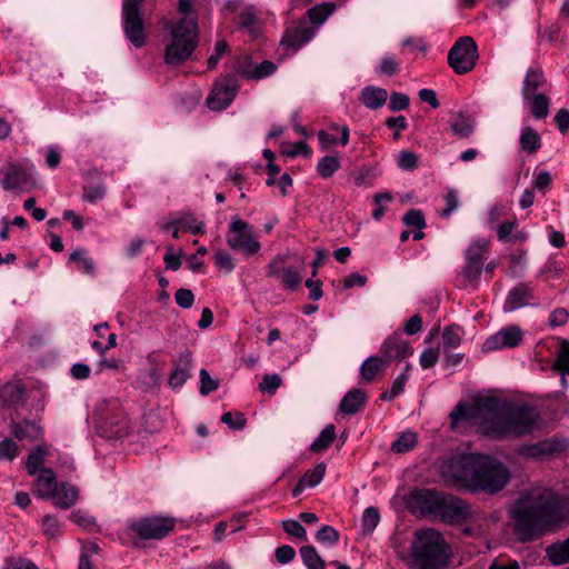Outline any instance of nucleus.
I'll return each instance as SVG.
<instances>
[{"instance_id": "nucleus-1", "label": "nucleus", "mask_w": 569, "mask_h": 569, "mask_svg": "<svg viewBox=\"0 0 569 569\" xmlns=\"http://www.w3.org/2000/svg\"><path fill=\"white\" fill-rule=\"evenodd\" d=\"M509 518L517 541H536L569 521V496L543 486L525 489L510 507Z\"/></svg>"}, {"instance_id": "nucleus-2", "label": "nucleus", "mask_w": 569, "mask_h": 569, "mask_svg": "<svg viewBox=\"0 0 569 569\" xmlns=\"http://www.w3.org/2000/svg\"><path fill=\"white\" fill-rule=\"evenodd\" d=\"M482 415L488 419V435L496 437H521L538 429L541 423L539 411L528 405L485 399Z\"/></svg>"}, {"instance_id": "nucleus-3", "label": "nucleus", "mask_w": 569, "mask_h": 569, "mask_svg": "<svg viewBox=\"0 0 569 569\" xmlns=\"http://www.w3.org/2000/svg\"><path fill=\"white\" fill-rule=\"evenodd\" d=\"M410 551L416 569H447L449 565L450 546L436 529L416 531Z\"/></svg>"}, {"instance_id": "nucleus-4", "label": "nucleus", "mask_w": 569, "mask_h": 569, "mask_svg": "<svg viewBox=\"0 0 569 569\" xmlns=\"http://www.w3.org/2000/svg\"><path fill=\"white\" fill-rule=\"evenodd\" d=\"M163 28L169 32L163 53L164 62L170 67H179L192 56L198 46L197 21L184 16L177 21L166 22Z\"/></svg>"}, {"instance_id": "nucleus-5", "label": "nucleus", "mask_w": 569, "mask_h": 569, "mask_svg": "<svg viewBox=\"0 0 569 569\" xmlns=\"http://www.w3.org/2000/svg\"><path fill=\"white\" fill-rule=\"evenodd\" d=\"M475 479L471 482V491L497 493L502 490L510 480L508 468L500 461L488 456H479Z\"/></svg>"}, {"instance_id": "nucleus-6", "label": "nucleus", "mask_w": 569, "mask_h": 569, "mask_svg": "<svg viewBox=\"0 0 569 569\" xmlns=\"http://www.w3.org/2000/svg\"><path fill=\"white\" fill-rule=\"evenodd\" d=\"M480 455H456L442 460L439 469L443 480L450 486L470 490Z\"/></svg>"}, {"instance_id": "nucleus-7", "label": "nucleus", "mask_w": 569, "mask_h": 569, "mask_svg": "<svg viewBox=\"0 0 569 569\" xmlns=\"http://www.w3.org/2000/svg\"><path fill=\"white\" fill-rule=\"evenodd\" d=\"M144 0H123L122 24L126 38L136 47L146 44L144 22L141 6Z\"/></svg>"}, {"instance_id": "nucleus-8", "label": "nucleus", "mask_w": 569, "mask_h": 569, "mask_svg": "<svg viewBox=\"0 0 569 569\" xmlns=\"http://www.w3.org/2000/svg\"><path fill=\"white\" fill-rule=\"evenodd\" d=\"M478 49L471 37L459 38L448 53V63L457 74L471 71L478 60Z\"/></svg>"}, {"instance_id": "nucleus-9", "label": "nucleus", "mask_w": 569, "mask_h": 569, "mask_svg": "<svg viewBox=\"0 0 569 569\" xmlns=\"http://www.w3.org/2000/svg\"><path fill=\"white\" fill-rule=\"evenodd\" d=\"M107 403L99 407L97 411V431L106 439H121L131 430L129 419L120 411H109L104 408Z\"/></svg>"}, {"instance_id": "nucleus-10", "label": "nucleus", "mask_w": 569, "mask_h": 569, "mask_svg": "<svg viewBox=\"0 0 569 569\" xmlns=\"http://www.w3.org/2000/svg\"><path fill=\"white\" fill-rule=\"evenodd\" d=\"M227 243L233 250L252 256L260 250V243L254 239L250 226L238 217H232L227 236Z\"/></svg>"}, {"instance_id": "nucleus-11", "label": "nucleus", "mask_w": 569, "mask_h": 569, "mask_svg": "<svg viewBox=\"0 0 569 569\" xmlns=\"http://www.w3.org/2000/svg\"><path fill=\"white\" fill-rule=\"evenodd\" d=\"M173 528L174 520L164 517H146L131 525V530L136 532L141 540H160L168 536Z\"/></svg>"}, {"instance_id": "nucleus-12", "label": "nucleus", "mask_w": 569, "mask_h": 569, "mask_svg": "<svg viewBox=\"0 0 569 569\" xmlns=\"http://www.w3.org/2000/svg\"><path fill=\"white\" fill-rule=\"evenodd\" d=\"M237 79L233 76L219 78L207 98V106L210 110L221 111L234 99L238 92Z\"/></svg>"}, {"instance_id": "nucleus-13", "label": "nucleus", "mask_w": 569, "mask_h": 569, "mask_svg": "<svg viewBox=\"0 0 569 569\" xmlns=\"http://www.w3.org/2000/svg\"><path fill=\"white\" fill-rule=\"evenodd\" d=\"M473 516L470 506L462 499L445 493L438 516L441 521L448 525H459L469 521Z\"/></svg>"}, {"instance_id": "nucleus-14", "label": "nucleus", "mask_w": 569, "mask_h": 569, "mask_svg": "<svg viewBox=\"0 0 569 569\" xmlns=\"http://www.w3.org/2000/svg\"><path fill=\"white\" fill-rule=\"evenodd\" d=\"M445 493L435 489L416 490L410 496L409 506L415 513L437 517Z\"/></svg>"}, {"instance_id": "nucleus-15", "label": "nucleus", "mask_w": 569, "mask_h": 569, "mask_svg": "<svg viewBox=\"0 0 569 569\" xmlns=\"http://www.w3.org/2000/svg\"><path fill=\"white\" fill-rule=\"evenodd\" d=\"M488 252V242L477 240L466 251V264L462 269L463 277L469 281H477L482 272L483 262Z\"/></svg>"}, {"instance_id": "nucleus-16", "label": "nucleus", "mask_w": 569, "mask_h": 569, "mask_svg": "<svg viewBox=\"0 0 569 569\" xmlns=\"http://www.w3.org/2000/svg\"><path fill=\"white\" fill-rule=\"evenodd\" d=\"M522 341V331L519 326L512 325L502 328L495 335L490 336L482 345L485 352L502 349L515 348Z\"/></svg>"}, {"instance_id": "nucleus-17", "label": "nucleus", "mask_w": 569, "mask_h": 569, "mask_svg": "<svg viewBox=\"0 0 569 569\" xmlns=\"http://www.w3.org/2000/svg\"><path fill=\"white\" fill-rule=\"evenodd\" d=\"M1 184L6 190L30 189L31 176L24 168L14 162H9L1 172Z\"/></svg>"}, {"instance_id": "nucleus-18", "label": "nucleus", "mask_w": 569, "mask_h": 569, "mask_svg": "<svg viewBox=\"0 0 569 569\" xmlns=\"http://www.w3.org/2000/svg\"><path fill=\"white\" fill-rule=\"evenodd\" d=\"M313 37V30L307 22H300L288 27L281 40V44L292 51L298 50Z\"/></svg>"}, {"instance_id": "nucleus-19", "label": "nucleus", "mask_w": 569, "mask_h": 569, "mask_svg": "<svg viewBox=\"0 0 569 569\" xmlns=\"http://www.w3.org/2000/svg\"><path fill=\"white\" fill-rule=\"evenodd\" d=\"M381 353L387 360H402L412 353L409 343L399 335L388 337L380 348Z\"/></svg>"}, {"instance_id": "nucleus-20", "label": "nucleus", "mask_w": 569, "mask_h": 569, "mask_svg": "<svg viewBox=\"0 0 569 569\" xmlns=\"http://www.w3.org/2000/svg\"><path fill=\"white\" fill-rule=\"evenodd\" d=\"M563 449L561 443L557 440L546 439L531 445H525L520 448V453L527 458H546L555 452Z\"/></svg>"}, {"instance_id": "nucleus-21", "label": "nucleus", "mask_w": 569, "mask_h": 569, "mask_svg": "<svg viewBox=\"0 0 569 569\" xmlns=\"http://www.w3.org/2000/svg\"><path fill=\"white\" fill-rule=\"evenodd\" d=\"M485 408V400L476 407H466L463 403H459L450 412V420L452 425L458 423L462 420L476 419L479 420L488 433V419L482 415Z\"/></svg>"}, {"instance_id": "nucleus-22", "label": "nucleus", "mask_w": 569, "mask_h": 569, "mask_svg": "<svg viewBox=\"0 0 569 569\" xmlns=\"http://www.w3.org/2000/svg\"><path fill=\"white\" fill-rule=\"evenodd\" d=\"M533 295L531 288L526 283H519L512 288L505 301L503 310L507 312L528 306Z\"/></svg>"}, {"instance_id": "nucleus-23", "label": "nucleus", "mask_w": 569, "mask_h": 569, "mask_svg": "<svg viewBox=\"0 0 569 569\" xmlns=\"http://www.w3.org/2000/svg\"><path fill=\"white\" fill-rule=\"evenodd\" d=\"M243 62L239 61L237 72L248 79H262L272 74L276 70V64L269 60H264L254 67L251 66L248 58H244Z\"/></svg>"}, {"instance_id": "nucleus-24", "label": "nucleus", "mask_w": 569, "mask_h": 569, "mask_svg": "<svg viewBox=\"0 0 569 569\" xmlns=\"http://www.w3.org/2000/svg\"><path fill=\"white\" fill-rule=\"evenodd\" d=\"M367 395L363 390L355 388L348 391L339 405V410L346 415H355L366 403Z\"/></svg>"}, {"instance_id": "nucleus-25", "label": "nucleus", "mask_w": 569, "mask_h": 569, "mask_svg": "<svg viewBox=\"0 0 569 569\" xmlns=\"http://www.w3.org/2000/svg\"><path fill=\"white\" fill-rule=\"evenodd\" d=\"M449 124L455 136L466 139L473 132L475 119L468 113L457 112L451 116Z\"/></svg>"}, {"instance_id": "nucleus-26", "label": "nucleus", "mask_w": 569, "mask_h": 569, "mask_svg": "<svg viewBox=\"0 0 569 569\" xmlns=\"http://www.w3.org/2000/svg\"><path fill=\"white\" fill-rule=\"evenodd\" d=\"M326 473V465L318 463L313 469L308 470L298 481L292 490L293 497H298L307 487H316L320 483Z\"/></svg>"}, {"instance_id": "nucleus-27", "label": "nucleus", "mask_w": 569, "mask_h": 569, "mask_svg": "<svg viewBox=\"0 0 569 569\" xmlns=\"http://www.w3.org/2000/svg\"><path fill=\"white\" fill-rule=\"evenodd\" d=\"M26 388L19 382H8L0 388V402L3 406H13L23 402Z\"/></svg>"}, {"instance_id": "nucleus-28", "label": "nucleus", "mask_w": 569, "mask_h": 569, "mask_svg": "<svg viewBox=\"0 0 569 569\" xmlns=\"http://www.w3.org/2000/svg\"><path fill=\"white\" fill-rule=\"evenodd\" d=\"M51 498L57 507L69 509L78 500V490L74 486L63 482L57 487Z\"/></svg>"}, {"instance_id": "nucleus-29", "label": "nucleus", "mask_w": 569, "mask_h": 569, "mask_svg": "<svg viewBox=\"0 0 569 569\" xmlns=\"http://www.w3.org/2000/svg\"><path fill=\"white\" fill-rule=\"evenodd\" d=\"M11 433L19 440L36 441L41 438L42 430L36 423L24 420L21 423H11Z\"/></svg>"}, {"instance_id": "nucleus-30", "label": "nucleus", "mask_w": 569, "mask_h": 569, "mask_svg": "<svg viewBox=\"0 0 569 569\" xmlns=\"http://www.w3.org/2000/svg\"><path fill=\"white\" fill-rule=\"evenodd\" d=\"M388 99V92L380 87H366L361 91L360 101L369 109L382 107Z\"/></svg>"}, {"instance_id": "nucleus-31", "label": "nucleus", "mask_w": 569, "mask_h": 569, "mask_svg": "<svg viewBox=\"0 0 569 569\" xmlns=\"http://www.w3.org/2000/svg\"><path fill=\"white\" fill-rule=\"evenodd\" d=\"M546 83V78L541 69H529L526 73L522 87L523 99H529Z\"/></svg>"}, {"instance_id": "nucleus-32", "label": "nucleus", "mask_w": 569, "mask_h": 569, "mask_svg": "<svg viewBox=\"0 0 569 569\" xmlns=\"http://www.w3.org/2000/svg\"><path fill=\"white\" fill-rule=\"evenodd\" d=\"M58 482L53 471L49 468H42L37 479V492L42 498H51L57 490Z\"/></svg>"}, {"instance_id": "nucleus-33", "label": "nucleus", "mask_w": 569, "mask_h": 569, "mask_svg": "<svg viewBox=\"0 0 569 569\" xmlns=\"http://www.w3.org/2000/svg\"><path fill=\"white\" fill-rule=\"evenodd\" d=\"M548 560L556 566L569 563V537L563 541L555 542L546 549Z\"/></svg>"}, {"instance_id": "nucleus-34", "label": "nucleus", "mask_w": 569, "mask_h": 569, "mask_svg": "<svg viewBox=\"0 0 569 569\" xmlns=\"http://www.w3.org/2000/svg\"><path fill=\"white\" fill-rule=\"evenodd\" d=\"M519 142L521 149L530 154L536 153L541 148V138L531 127L523 128Z\"/></svg>"}, {"instance_id": "nucleus-35", "label": "nucleus", "mask_w": 569, "mask_h": 569, "mask_svg": "<svg viewBox=\"0 0 569 569\" xmlns=\"http://www.w3.org/2000/svg\"><path fill=\"white\" fill-rule=\"evenodd\" d=\"M530 103V112L536 119H545L549 113L550 99L548 96L535 94L526 99Z\"/></svg>"}, {"instance_id": "nucleus-36", "label": "nucleus", "mask_w": 569, "mask_h": 569, "mask_svg": "<svg viewBox=\"0 0 569 569\" xmlns=\"http://www.w3.org/2000/svg\"><path fill=\"white\" fill-rule=\"evenodd\" d=\"M47 452L48 448L44 445H39L30 451L27 458L26 468L31 476H34L39 470L41 471Z\"/></svg>"}, {"instance_id": "nucleus-37", "label": "nucleus", "mask_w": 569, "mask_h": 569, "mask_svg": "<svg viewBox=\"0 0 569 569\" xmlns=\"http://www.w3.org/2000/svg\"><path fill=\"white\" fill-rule=\"evenodd\" d=\"M386 367V359L379 357H370L361 366V376L365 380L372 381L376 376Z\"/></svg>"}, {"instance_id": "nucleus-38", "label": "nucleus", "mask_w": 569, "mask_h": 569, "mask_svg": "<svg viewBox=\"0 0 569 569\" xmlns=\"http://www.w3.org/2000/svg\"><path fill=\"white\" fill-rule=\"evenodd\" d=\"M336 439V427L328 425L318 436L317 439L311 443L310 449L313 452H322L329 448V446Z\"/></svg>"}, {"instance_id": "nucleus-39", "label": "nucleus", "mask_w": 569, "mask_h": 569, "mask_svg": "<svg viewBox=\"0 0 569 569\" xmlns=\"http://www.w3.org/2000/svg\"><path fill=\"white\" fill-rule=\"evenodd\" d=\"M417 443V435L412 431L402 432L391 445V451L395 453H405L410 451Z\"/></svg>"}, {"instance_id": "nucleus-40", "label": "nucleus", "mask_w": 569, "mask_h": 569, "mask_svg": "<svg viewBox=\"0 0 569 569\" xmlns=\"http://www.w3.org/2000/svg\"><path fill=\"white\" fill-rule=\"evenodd\" d=\"M300 556L308 569H326L325 561L312 546H305L300 549Z\"/></svg>"}, {"instance_id": "nucleus-41", "label": "nucleus", "mask_w": 569, "mask_h": 569, "mask_svg": "<svg viewBox=\"0 0 569 569\" xmlns=\"http://www.w3.org/2000/svg\"><path fill=\"white\" fill-rule=\"evenodd\" d=\"M70 261H73L78 264V268L87 273V274H93L94 273V263L93 260L88 256L87 251L84 249H76L70 254Z\"/></svg>"}, {"instance_id": "nucleus-42", "label": "nucleus", "mask_w": 569, "mask_h": 569, "mask_svg": "<svg viewBox=\"0 0 569 569\" xmlns=\"http://www.w3.org/2000/svg\"><path fill=\"white\" fill-rule=\"evenodd\" d=\"M340 168V161L337 157L325 156L317 164V172L321 178H330Z\"/></svg>"}, {"instance_id": "nucleus-43", "label": "nucleus", "mask_w": 569, "mask_h": 569, "mask_svg": "<svg viewBox=\"0 0 569 569\" xmlns=\"http://www.w3.org/2000/svg\"><path fill=\"white\" fill-rule=\"evenodd\" d=\"M94 173L98 176L99 181L94 184L83 186V200L88 202L101 200L106 194V187L100 180V173L97 170H94Z\"/></svg>"}, {"instance_id": "nucleus-44", "label": "nucleus", "mask_w": 569, "mask_h": 569, "mask_svg": "<svg viewBox=\"0 0 569 569\" xmlns=\"http://www.w3.org/2000/svg\"><path fill=\"white\" fill-rule=\"evenodd\" d=\"M178 222L192 234H200L203 232V222L198 221L191 212H178Z\"/></svg>"}, {"instance_id": "nucleus-45", "label": "nucleus", "mask_w": 569, "mask_h": 569, "mask_svg": "<svg viewBox=\"0 0 569 569\" xmlns=\"http://www.w3.org/2000/svg\"><path fill=\"white\" fill-rule=\"evenodd\" d=\"M402 222L406 226L415 227L420 230L425 229L427 224L422 211L418 209L408 210L402 217Z\"/></svg>"}, {"instance_id": "nucleus-46", "label": "nucleus", "mask_w": 569, "mask_h": 569, "mask_svg": "<svg viewBox=\"0 0 569 569\" xmlns=\"http://www.w3.org/2000/svg\"><path fill=\"white\" fill-rule=\"evenodd\" d=\"M281 281L284 288L295 290L301 282V276L295 268L287 267L282 270Z\"/></svg>"}, {"instance_id": "nucleus-47", "label": "nucleus", "mask_w": 569, "mask_h": 569, "mask_svg": "<svg viewBox=\"0 0 569 569\" xmlns=\"http://www.w3.org/2000/svg\"><path fill=\"white\" fill-rule=\"evenodd\" d=\"M200 376V393L202 396H207L210 392L217 390L219 388V380L210 377L209 372L206 369H201L199 372Z\"/></svg>"}, {"instance_id": "nucleus-48", "label": "nucleus", "mask_w": 569, "mask_h": 569, "mask_svg": "<svg viewBox=\"0 0 569 569\" xmlns=\"http://www.w3.org/2000/svg\"><path fill=\"white\" fill-rule=\"evenodd\" d=\"M461 337L459 328L456 326H448L442 333V343L445 348H457L460 345Z\"/></svg>"}, {"instance_id": "nucleus-49", "label": "nucleus", "mask_w": 569, "mask_h": 569, "mask_svg": "<svg viewBox=\"0 0 569 569\" xmlns=\"http://www.w3.org/2000/svg\"><path fill=\"white\" fill-rule=\"evenodd\" d=\"M419 157L415 152L402 150L398 157V166L407 171L415 170L418 167Z\"/></svg>"}, {"instance_id": "nucleus-50", "label": "nucleus", "mask_w": 569, "mask_h": 569, "mask_svg": "<svg viewBox=\"0 0 569 569\" xmlns=\"http://www.w3.org/2000/svg\"><path fill=\"white\" fill-rule=\"evenodd\" d=\"M281 383L282 380L278 373H267L263 376L262 381L259 383V390L262 392L268 391L269 393L273 395L281 386Z\"/></svg>"}, {"instance_id": "nucleus-51", "label": "nucleus", "mask_w": 569, "mask_h": 569, "mask_svg": "<svg viewBox=\"0 0 569 569\" xmlns=\"http://www.w3.org/2000/svg\"><path fill=\"white\" fill-rule=\"evenodd\" d=\"M282 528L288 535L305 541L307 540V531L297 520L289 519L282 521Z\"/></svg>"}, {"instance_id": "nucleus-52", "label": "nucleus", "mask_w": 569, "mask_h": 569, "mask_svg": "<svg viewBox=\"0 0 569 569\" xmlns=\"http://www.w3.org/2000/svg\"><path fill=\"white\" fill-rule=\"evenodd\" d=\"M379 512L376 508L369 507L363 511L362 523L365 532H371L379 522Z\"/></svg>"}, {"instance_id": "nucleus-53", "label": "nucleus", "mask_w": 569, "mask_h": 569, "mask_svg": "<svg viewBox=\"0 0 569 569\" xmlns=\"http://www.w3.org/2000/svg\"><path fill=\"white\" fill-rule=\"evenodd\" d=\"M234 416L236 418L233 419L232 412H224L221 416V422L226 423L229 428L233 430H241L242 428H244L247 420L243 413L241 412H236Z\"/></svg>"}, {"instance_id": "nucleus-54", "label": "nucleus", "mask_w": 569, "mask_h": 569, "mask_svg": "<svg viewBox=\"0 0 569 569\" xmlns=\"http://www.w3.org/2000/svg\"><path fill=\"white\" fill-rule=\"evenodd\" d=\"M316 538L319 542L333 545L339 540V532L331 526H323L318 530Z\"/></svg>"}, {"instance_id": "nucleus-55", "label": "nucleus", "mask_w": 569, "mask_h": 569, "mask_svg": "<svg viewBox=\"0 0 569 569\" xmlns=\"http://www.w3.org/2000/svg\"><path fill=\"white\" fill-rule=\"evenodd\" d=\"M409 97L405 93L392 92L389 100V109L393 112L401 111L408 108Z\"/></svg>"}, {"instance_id": "nucleus-56", "label": "nucleus", "mask_w": 569, "mask_h": 569, "mask_svg": "<svg viewBox=\"0 0 569 569\" xmlns=\"http://www.w3.org/2000/svg\"><path fill=\"white\" fill-rule=\"evenodd\" d=\"M176 303L183 308L189 309L194 302V296L190 289L180 288L174 295Z\"/></svg>"}, {"instance_id": "nucleus-57", "label": "nucleus", "mask_w": 569, "mask_h": 569, "mask_svg": "<svg viewBox=\"0 0 569 569\" xmlns=\"http://www.w3.org/2000/svg\"><path fill=\"white\" fill-rule=\"evenodd\" d=\"M445 201L446 207L442 209L440 214L443 218H448L458 208L459 201L457 192L453 189H450L445 197Z\"/></svg>"}, {"instance_id": "nucleus-58", "label": "nucleus", "mask_w": 569, "mask_h": 569, "mask_svg": "<svg viewBox=\"0 0 569 569\" xmlns=\"http://www.w3.org/2000/svg\"><path fill=\"white\" fill-rule=\"evenodd\" d=\"M214 262L220 270L226 272H230L234 268L231 256L222 250H218L214 253Z\"/></svg>"}, {"instance_id": "nucleus-59", "label": "nucleus", "mask_w": 569, "mask_h": 569, "mask_svg": "<svg viewBox=\"0 0 569 569\" xmlns=\"http://www.w3.org/2000/svg\"><path fill=\"white\" fill-rule=\"evenodd\" d=\"M438 359L439 351L433 348H428L420 355L419 362L423 369H429L437 363Z\"/></svg>"}, {"instance_id": "nucleus-60", "label": "nucleus", "mask_w": 569, "mask_h": 569, "mask_svg": "<svg viewBox=\"0 0 569 569\" xmlns=\"http://www.w3.org/2000/svg\"><path fill=\"white\" fill-rule=\"evenodd\" d=\"M18 447L17 445L10 440L4 439L0 441V459L13 460L17 457Z\"/></svg>"}, {"instance_id": "nucleus-61", "label": "nucleus", "mask_w": 569, "mask_h": 569, "mask_svg": "<svg viewBox=\"0 0 569 569\" xmlns=\"http://www.w3.org/2000/svg\"><path fill=\"white\" fill-rule=\"evenodd\" d=\"M174 370H181L183 372H191L192 369V353L189 350L181 352L179 358L173 362Z\"/></svg>"}, {"instance_id": "nucleus-62", "label": "nucleus", "mask_w": 569, "mask_h": 569, "mask_svg": "<svg viewBox=\"0 0 569 569\" xmlns=\"http://www.w3.org/2000/svg\"><path fill=\"white\" fill-rule=\"evenodd\" d=\"M228 44L226 41H218L214 47V53L211 54L207 60V66L209 69H214L221 58V56L227 51Z\"/></svg>"}, {"instance_id": "nucleus-63", "label": "nucleus", "mask_w": 569, "mask_h": 569, "mask_svg": "<svg viewBox=\"0 0 569 569\" xmlns=\"http://www.w3.org/2000/svg\"><path fill=\"white\" fill-rule=\"evenodd\" d=\"M378 69L382 74L393 76L399 71V64L393 58L386 57L381 60Z\"/></svg>"}, {"instance_id": "nucleus-64", "label": "nucleus", "mask_w": 569, "mask_h": 569, "mask_svg": "<svg viewBox=\"0 0 569 569\" xmlns=\"http://www.w3.org/2000/svg\"><path fill=\"white\" fill-rule=\"evenodd\" d=\"M295 556L296 551L290 546L284 545L276 549V559L282 565L290 562Z\"/></svg>"}]
</instances>
